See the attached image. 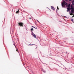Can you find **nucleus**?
<instances>
[{"label": "nucleus", "instance_id": "nucleus-1", "mask_svg": "<svg viewBox=\"0 0 74 74\" xmlns=\"http://www.w3.org/2000/svg\"><path fill=\"white\" fill-rule=\"evenodd\" d=\"M18 26L20 27H23V23L22 22H19L18 23Z\"/></svg>", "mask_w": 74, "mask_h": 74}, {"label": "nucleus", "instance_id": "nucleus-2", "mask_svg": "<svg viewBox=\"0 0 74 74\" xmlns=\"http://www.w3.org/2000/svg\"><path fill=\"white\" fill-rule=\"evenodd\" d=\"M64 5H67V3L65 2L64 3H62V7H64Z\"/></svg>", "mask_w": 74, "mask_h": 74}, {"label": "nucleus", "instance_id": "nucleus-3", "mask_svg": "<svg viewBox=\"0 0 74 74\" xmlns=\"http://www.w3.org/2000/svg\"><path fill=\"white\" fill-rule=\"evenodd\" d=\"M51 9H52V10H53V11H55V9L53 6H51Z\"/></svg>", "mask_w": 74, "mask_h": 74}, {"label": "nucleus", "instance_id": "nucleus-4", "mask_svg": "<svg viewBox=\"0 0 74 74\" xmlns=\"http://www.w3.org/2000/svg\"><path fill=\"white\" fill-rule=\"evenodd\" d=\"M33 36H34V38H36V35H35V34H32Z\"/></svg>", "mask_w": 74, "mask_h": 74}, {"label": "nucleus", "instance_id": "nucleus-5", "mask_svg": "<svg viewBox=\"0 0 74 74\" xmlns=\"http://www.w3.org/2000/svg\"><path fill=\"white\" fill-rule=\"evenodd\" d=\"M71 10H73L74 9L73 8V5H71Z\"/></svg>", "mask_w": 74, "mask_h": 74}, {"label": "nucleus", "instance_id": "nucleus-6", "mask_svg": "<svg viewBox=\"0 0 74 74\" xmlns=\"http://www.w3.org/2000/svg\"><path fill=\"white\" fill-rule=\"evenodd\" d=\"M19 12V10L18 9V10L16 12V14H18Z\"/></svg>", "mask_w": 74, "mask_h": 74}, {"label": "nucleus", "instance_id": "nucleus-7", "mask_svg": "<svg viewBox=\"0 0 74 74\" xmlns=\"http://www.w3.org/2000/svg\"><path fill=\"white\" fill-rule=\"evenodd\" d=\"M67 9L68 10H71V8L70 7H68Z\"/></svg>", "mask_w": 74, "mask_h": 74}, {"label": "nucleus", "instance_id": "nucleus-8", "mask_svg": "<svg viewBox=\"0 0 74 74\" xmlns=\"http://www.w3.org/2000/svg\"><path fill=\"white\" fill-rule=\"evenodd\" d=\"M70 6L71 5H70V4H69L68 5V7H70Z\"/></svg>", "mask_w": 74, "mask_h": 74}, {"label": "nucleus", "instance_id": "nucleus-9", "mask_svg": "<svg viewBox=\"0 0 74 74\" xmlns=\"http://www.w3.org/2000/svg\"><path fill=\"white\" fill-rule=\"evenodd\" d=\"M31 31H32V30H33V28H32L31 29Z\"/></svg>", "mask_w": 74, "mask_h": 74}, {"label": "nucleus", "instance_id": "nucleus-10", "mask_svg": "<svg viewBox=\"0 0 74 74\" xmlns=\"http://www.w3.org/2000/svg\"><path fill=\"white\" fill-rule=\"evenodd\" d=\"M73 15V13H70V15Z\"/></svg>", "mask_w": 74, "mask_h": 74}, {"label": "nucleus", "instance_id": "nucleus-11", "mask_svg": "<svg viewBox=\"0 0 74 74\" xmlns=\"http://www.w3.org/2000/svg\"><path fill=\"white\" fill-rule=\"evenodd\" d=\"M32 27H34V28L35 29H36V28L35 27H34L33 26H32Z\"/></svg>", "mask_w": 74, "mask_h": 74}, {"label": "nucleus", "instance_id": "nucleus-12", "mask_svg": "<svg viewBox=\"0 0 74 74\" xmlns=\"http://www.w3.org/2000/svg\"><path fill=\"white\" fill-rule=\"evenodd\" d=\"M71 21H72V22H73V19H71Z\"/></svg>", "mask_w": 74, "mask_h": 74}, {"label": "nucleus", "instance_id": "nucleus-13", "mask_svg": "<svg viewBox=\"0 0 74 74\" xmlns=\"http://www.w3.org/2000/svg\"><path fill=\"white\" fill-rule=\"evenodd\" d=\"M65 3V1H64V0L63 1V3Z\"/></svg>", "mask_w": 74, "mask_h": 74}, {"label": "nucleus", "instance_id": "nucleus-14", "mask_svg": "<svg viewBox=\"0 0 74 74\" xmlns=\"http://www.w3.org/2000/svg\"><path fill=\"white\" fill-rule=\"evenodd\" d=\"M16 51L18 52V49H16Z\"/></svg>", "mask_w": 74, "mask_h": 74}, {"label": "nucleus", "instance_id": "nucleus-15", "mask_svg": "<svg viewBox=\"0 0 74 74\" xmlns=\"http://www.w3.org/2000/svg\"><path fill=\"white\" fill-rule=\"evenodd\" d=\"M57 10H59V8H58V6H57Z\"/></svg>", "mask_w": 74, "mask_h": 74}, {"label": "nucleus", "instance_id": "nucleus-16", "mask_svg": "<svg viewBox=\"0 0 74 74\" xmlns=\"http://www.w3.org/2000/svg\"><path fill=\"white\" fill-rule=\"evenodd\" d=\"M74 15H73V16H72V18H73V17H74Z\"/></svg>", "mask_w": 74, "mask_h": 74}, {"label": "nucleus", "instance_id": "nucleus-17", "mask_svg": "<svg viewBox=\"0 0 74 74\" xmlns=\"http://www.w3.org/2000/svg\"><path fill=\"white\" fill-rule=\"evenodd\" d=\"M29 19H31V18H29Z\"/></svg>", "mask_w": 74, "mask_h": 74}, {"label": "nucleus", "instance_id": "nucleus-18", "mask_svg": "<svg viewBox=\"0 0 74 74\" xmlns=\"http://www.w3.org/2000/svg\"><path fill=\"white\" fill-rule=\"evenodd\" d=\"M67 12H68V11H69V10H68L67 11Z\"/></svg>", "mask_w": 74, "mask_h": 74}, {"label": "nucleus", "instance_id": "nucleus-19", "mask_svg": "<svg viewBox=\"0 0 74 74\" xmlns=\"http://www.w3.org/2000/svg\"><path fill=\"white\" fill-rule=\"evenodd\" d=\"M37 21H38V22H39V21H38V20H37Z\"/></svg>", "mask_w": 74, "mask_h": 74}, {"label": "nucleus", "instance_id": "nucleus-20", "mask_svg": "<svg viewBox=\"0 0 74 74\" xmlns=\"http://www.w3.org/2000/svg\"><path fill=\"white\" fill-rule=\"evenodd\" d=\"M37 21H38V22H39V21H38V20H37Z\"/></svg>", "mask_w": 74, "mask_h": 74}, {"label": "nucleus", "instance_id": "nucleus-21", "mask_svg": "<svg viewBox=\"0 0 74 74\" xmlns=\"http://www.w3.org/2000/svg\"><path fill=\"white\" fill-rule=\"evenodd\" d=\"M35 29H37V28L36 27Z\"/></svg>", "mask_w": 74, "mask_h": 74}, {"label": "nucleus", "instance_id": "nucleus-22", "mask_svg": "<svg viewBox=\"0 0 74 74\" xmlns=\"http://www.w3.org/2000/svg\"><path fill=\"white\" fill-rule=\"evenodd\" d=\"M56 12H57V10H56Z\"/></svg>", "mask_w": 74, "mask_h": 74}, {"label": "nucleus", "instance_id": "nucleus-23", "mask_svg": "<svg viewBox=\"0 0 74 74\" xmlns=\"http://www.w3.org/2000/svg\"><path fill=\"white\" fill-rule=\"evenodd\" d=\"M71 0H69V1H71Z\"/></svg>", "mask_w": 74, "mask_h": 74}, {"label": "nucleus", "instance_id": "nucleus-24", "mask_svg": "<svg viewBox=\"0 0 74 74\" xmlns=\"http://www.w3.org/2000/svg\"><path fill=\"white\" fill-rule=\"evenodd\" d=\"M50 10L51 11V10Z\"/></svg>", "mask_w": 74, "mask_h": 74}]
</instances>
